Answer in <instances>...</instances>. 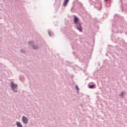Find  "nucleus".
Returning <instances> with one entry per match:
<instances>
[{
	"mask_svg": "<svg viewBox=\"0 0 127 127\" xmlns=\"http://www.w3.org/2000/svg\"><path fill=\"white\" fill-rule=\"evenodd\" d=\"M16 125L17 127H23L21 123L19 122H16Z\"/></svg>",
	"mask_w": 127,
	"mask_h": 127,
	"instance_id": "nucleus-4",
	"label": "nucleus"
},
{
	"mask_svg": "<svg viewBox=\"0 0 127 127\" xmlns=\"http://www.w3.org/2000/svg\"><path fill=\"white\" fill-rule=\"evenodd\" d=\"M33 48L35 50H37V49H38V47L36 46V45H34L33 46Z\"/></svg>",
	"mask_w": 127,
	"mask_h": 127,
	"instance_id": "nucleus-7",
	"label": "nucleus"
},
{
	"mask_svg": "<svg viewBox=\"0 0 127 127\" xmlns=\"http://www.w3.org/2000/svg\"><path fill=\"white\" fill-rule=\"evenodd\" d=\"M74 22L76 24V27L77 29L79 30L80 32H82L83 30V28H82V26L81 25V23L79 22V18L77 16H74Z\"/></svg>",
	"mask_w": 127,
	"mask_h": 127,
	"instance_id": "nucleus-1",
	"label": "nucleus"
},
{
	"mask_svg": "<svg viewBox=\"0 0 127 127\" xmlns=\"http://www.w3.org/2000/svg\"><path fill=\"white\" fill-rule=\"evenodd\" d=\"M31 42H30L29 43V44H31Z\"/></svg>",
	"mask_w": 127,
	"mask_h": 127,
	"instance_id": "nucleus-10",
	"label": "nucleus"
},
{
	"mask_svg": "<svg viewBox=\"0 0 127 127\" xmlns=\"http://www.w3.org/2000/svg\"><path fill=\"white\" fill-rule=\"evenodd\" d=\"M105 1H108V0H104Z\"/></svg>",
	"mask_w": 127,
	"mask_h": 127,
	"instance_id": "nucleus-12",
	"label": "nucleus"
},
{
	"mask_svg": "<svg viewBox=\"0 0 127 127\" xmlns=\"http://www.w3.org/2000/svg\"><path fill=\"white\" fill-rule=\"evenodd\" d=\"M95 87V85H92L89 86V88H90V89H93V88H94Z\"/></svg>",
	"mask_w": 127,
	"mask_h": 127,
	"instance_id": "nucleus-8",
	"label": "nucleus"
},
{
	"mask_svg": "<svg viewBox=\"0 0 127 127\" xmlns=\"http://www.w3.org/2000/svg\"><path fill=\"white\" fill-rule=\"evenodd\" d=\"M11 87L12 88V90L15 93L17 92V88H18V86L17 84H15L13 82V81L11 82L10 83Z\"/></svg>",
	"mask_w": 127,
	"mask_h": 127,
	"instance_id": "nucleus-2",
	"label": "nucleus"
},
{
	"mask_svg": "<svg viewBox=\"0 0 127 127\" xmlns=\"http://www.w3.org/2000/svg\"><path fill=\"white\" fill-rule=\"evenodd\" d=\"M49 35L50 36H51L50 33H49Z\"/></svg>",
	"mask_w": 127,
	"mask_h": 127,
	"instance_id": "nucleus-11",
	"label": "nucleus"
},
{
	"mask_svg": "<svg viewBox=\"0 0 127 127\" xmlns=\"http://www.w3.org/2000/svg\"><path fill=\"white\" fill-rule=\"evenodd\" d=\"M125 95H126V92H122L120 95V97L124 98V96H125Z\"/></svg>",
	"mask_w": 127,
	"mask_h": 127,
	"instance_id": "nucleus-6",
	"label": "nucleus"
},
{
	"mask_svg": "<svg viewBox=\"0 0 127 127\" xmlns=\"http://www.w3.org/2000/svg\"><path fill=\"white\" fill-rule=\"evenodd\" d=\"M22 120L23 123L24 124H25V125H26V124L28 123V119H27L25 116H23Z\"/></svg>",
	"mask_w": 127,
	"mask_h": 127,
	"instance_id": "nucleus-3",
	"label": "nucleus"
},
{
	"mask_svg": "<svg viewBox=\"0 0 127 127\" xmlns=\"http://www.w3.org/2000/svg\"><path fill=\"white\" fill-rule=\"evenodd\" d=\"M75 88L77 89V90H79V87H78V86L76 85Z\"/></svg>",
	"mask_w": 127,
	"mask_h": 127,
	"instance_id": "nucleus-9",
	"label": "nucleus"
},
{
	"mask_svg": "<svg viewBox=\"0 0 127 127\" xmlns=\"http://www.w3.org/2000/svg\"><path fill=\"white\" fill-rule=\"evenodd\" d=\"M68 1H69V0H64V6H66L67 4H68Z\"/></svg>",
	"mask_w": 127,
	"mask_h": 127,
	"instance_id": "nucleus-5",
	"label": "nucleus"
}]
</instances>
